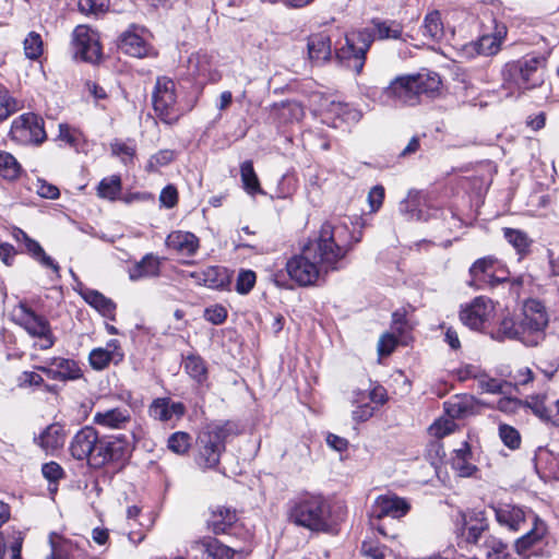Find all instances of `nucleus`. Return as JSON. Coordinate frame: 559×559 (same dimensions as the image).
<instances>
[{
	"label": "nucleus",
	"instance_id": "69168bd1",
	"mask_svg": "<svg viewBox=\"0 0 559 559\" xmlns=\"http://www.w3.org/2000/svg\"><path fill=\"white\" fill-rule=\"evenodd\" d=\"M159 201L167 209L174 207L178 202L177 189L171 185L165 187L160 192Z\"/></svg>",
	"mask_w": 559,
	"mask_h": 559
},
{
	"label": "nucleus",
	"instance_id": "20e7f679",
	"mask_svg": "<svg viewBox=\"0 0 559 559\" xmlns=\"http://www.w3.org/2000/svg\"><path fill=\"white\" fill-rule=\"evenodd\" d=\"M288 519L311 532H329L334 525L331 504L321 495H305L293 500Z\"/></svg>",
	"mask_w": 559,
	"mask_h": 559
},
{
	"label": "nucleus",
	"instance_id": "72a5a7b5",
	"mask_svg": "<svg viewBox=\"0 0 559 559\" xmlns=\"http://www.w3.org/2000/svg\"><path fill=\"white\" fill-rule=\"evenodd\" d=\"M198 283L209 288H223L228 282L227 271L219 266H209L201 273H192Z\"/></svg>",
	"mask_w": 559,
	"mask_h": 559
},
{
	"label": "nucleus",
	"instance_id": "2f4dec72",
	"mask_svg": "<svg viewBox=\"0 0 559 559\" xmlns=\"http://www.w3.org/2000/svg\"><path fill=\"white\" fill-rule=\"evenodd\" d=\"M80 295L90 306L95 308L104 317L110 319L115 318L116 304L98 290L84 288L80 290Z\"/></svg>",
	"mask_w": 559,
	"mask_h": 559
},
{
	"label": "nucleus",
	"instance_id": "ea45409f",
	"mask_svg": "<svg viewBox=\"0 0 559 559\" xmlns=\"http://www.w3.org/2000/svg\"><path fill=\"white\" fill-rule=\"evenodd\" d=\"M22 167L16 158L0 150V176L8 180H14L21 175Z\"/></svg>",
	"mask_w": 559,
	"mask_h": 559
},
{
	"label": "nucleus",
	"instance_id": "79ce46f5",
	"mask_svg": "<svg viewBox=\"0 0 559 559\" xmlns=\"http://www.w3.org/2000/svg\"><path fill=\"white\" fill-rule=\"evenodd\" d=\"M465 372H466L467 377H473V378L477 379L478 386L484 392L499 393L502 391L503 383L500 380L490 378L486 374H480L479 371L475 367H473V366L466 367Z\"/></svg>",
	"mask_w": 559,
	"mask_h": 559
},
{
	"label": "nucleus",
	"instance_id": "13d9d810",
	"mask_svg": "<svg viewBox=\"0 0 559 559\" xmlns=\"http://www.w3.org/2000/svg\"><path fill=\"white\" fill-rule=\"evenodd\" d=\"M499 436L502 442L510 449H518L521 443V437L519 431L508 425H501L499 427Z\"/></svg>",
	"mask_w": 559,
	"mask_h": 559
},
{
	"label": "nucleus",
	"instance_id": "f704fd0d",
	"mask_svg": "<svg viewBox=\"0 0 559 559\" xmlns=\"http://www.w3.org/2000/svg\"><path fill=\"white\" fill-rule=\"evenodd\" d=\"M444 409L451 418H465L473 414L474 401L471 396H454L444 403Z\"/></svg>",
	"mask_w": 559,
	"mask_h": 559
},
{
	"label": "nucleus",
	"instance_id": "603ef678",
	"mask_svg": "<svg viewBox=\"0 0 559 559\" xmlns=\"http://www.w3.org/2000/svg\"><path fill=\"white\" fill-rule=\"evenodd\" d=\"M17 110V100L10 95L7 88L0 87V121L8 119Z\"/></svg>",
	"mask_w": 559,
	"mask_h": 559
},
{
	"label": "nucleus",
	"instance_id": "6ab92c4d",
	"mask_svg": "<svg viewBox=\"0 0 559 559\" xmlns=\"http://www.w3.org/2000/svg\"><path fill=\"white\" fill-rule=\"evenodd\" d=\"M463 525L462 536L467 544L480 545V540L489 530V523L484 511H472L469 513H461Z\"/></svg>",
	"mask_w": 559,
	"mask_h": 559
},
{
	"label": "nucleus",
	"instance_id": "864d4df0",
	"mask_svg": "<svg viewBox=\"0 0 559 559\" xmlns=\"http://www.w3.org/2000/svg\"><path fill=\"white\" fill-rule=\"evenodd\" d=\"M175 158V152L171 150H160L156 154L152 155L147 162V171H157L159 167L166 166L171 163Z\"/></svg>",
	"mask_w": 559,
	"mask_h": 559
},
{
	"label": "nucleus",
	"instance_id": "9b49d317",
	"mask_svg": "<svg viewBox=\"0 0 559 559\" xmlns=\"http://www.w3.org/2000/svg\"><path fill=\"white\" fill-rule=\"evenodd\" d=\"M16 322L33 337L41 340L40 349H48L53 346L55 338L50 324L46 318L37 314L27 305L20 304L17 307Z\"/></svg>",
	"mask_w": 559,
	"mask_h": 559
},
{
	"label": "nucleus",
	"instance_id": "1a4fd4ad",
	"mask_svg": "<svg viewBox=\"0 0 559 559\" xmlns=\"http://www.w3.org/2000/svg\"><path fill=\"white\" fill-rule=\"evenodd\" d=\"M10 136L19 144H40L46 140L44 120L39 116L27 112L13 120Z\"/></svg>",
	"mask_w": 559,
	"mask_h": 559
},
{
	"label": "nucleus",
	"instance_id": "bb28decb",
	"mask_svg": "<svg viewBox=\"0 0 559 559\" xmlns=\"http://www.w3.org/2000/svg\"><path fill=\"white\" fill-rule=\"evenodd\" d=\"M496 262L497 260L493 257H484L476 260L469 267L471 281L468 285L475 289L484 288L493 275Z\"/></svg>",
	"mask_w": 559,
	"mask_h": 559
},
{
	"label": "nucleus",
	"instance_id": "de8ad7c7",
	"mask_svg": "<svg viewBox=\"0 0 559 559\" xmlns=\"http://www.w3.org/2000/svg\"><path fill=\"white\" fill-rule=\"evenodd\" d=\"M546 395L535 394L526 397L525 401H522V407H527L532 409V412L539 417L540 419H549L550 414L548 408L545 405Z\"/></svg>",
	"mask_w": 559,
	"mask_h": 559
},
{
	"label": "nucleus",
	"instance_id": "393cba45",
	"mask_svg": "<svg viewBox=\"0 0 559 559\" xmlns=\"http://www.w3.org/2000/svg\"><path fill=\"white\" fill-rule=\"evenodd\" d=\"M546 524L538 518H534L533 527L514 542L515 552L523 559H528V550L537 545L546 535Z\"/></svg>",
	"mask_w": 559,
	"mask_h": 559
},
{
	"label": "nucleus",
	"instance_id": "09e8293b",
	"mask_svg": "<svg viewBox=\"0 0 559 559\" xmlns=\"http://www.w3.org/2000/svg\"><path fill=\"white\" fill-rule=\"evenodd\" d=\"M24 53L31 60H37L43 53V39L36 32H29L24 41Z\"/></svg>",
	"mask_w": 559,
	"mask_h": 559
},
{
	"label": "nucleus",
	"instance_id": "680f3d73",
	"mask_svg": "<svg viewBox=\"0 0 559 559\" xmlns=\"http://www.w3.org/2000/svg\"><path fill=\"white\" fill-rule=\"evenodd\" d=\"M35 190H36L37 194L40 195L41 198L51 199V200L59 198V194H60V191L56 186H53L43 179L36 180Z\"/></svg>",
	"mask_w": 559,
	"mask_h": 559
},
{
	"label": "nucleus",
	"instance_id": "7ed1b4c3",
	"mask_svg": "<svg viewBox=\"0 0 559 559\" xmlns=\"http://www.w3.org/2000/svg\"><path fill=\"white\" fill-rule=\"evenodd\" d=\"M440 85L441 80L436 72L399 75L382 90L379 100L385 106H415L423 96L433 98L439 93Z\"/></svg>",
	"mask_w": 559,
	"mask_h": 559
},
{
	"label": "nucleus",
	"instance_id": "39448f33",
	"mask_svg": "<svg viewBox=\"0 0 559 559\" xmlns=\"http://www.w3.org/2000/svg\"><path fill=\"white\" fill-rule=\"evenodd\" d=\"M546 59L542 56H531L508 62L501 71L503 86L507 88L533 90L545 82Z\"/></svg>",
	"mask_w": 559,
	"mask_h": 559
},
{
	"label": "nucleus",
	"instance_id": "e2e57ef3",
	"mask_svg": "<svg viewBox=\"0 0 559 559\" xmlns=\"http://www.w3.org/2000/svg\"><path fill=\"white\" fill-rule=\"evenodd\" d=\"M397 340L393 334H383L378 343V352L381 356L390 355L396 347Z\"/></svg>",
	"mask_w": 559,
	"mask_h": 559
},
{
	"label": "nucleus",
	"instance_id": "a19ab883",
	"mask_svg": "<svg viewBox=\"0 0 559 559\" xmlns=\"http://www.w3.org/2000/svg\"><path fill=\"white\" fill-rule=\"evenodd\" d=\"M423 34L433 40H439L443 36V24L438 11H432L425 16Z\"/></svg>",
	"mask_w": 559,
	"mask_h": 559
},
{
	"label": "nucleus",
	"instance_id": "cd10ccee",
	"mask_svg": "<svg viewBox=\"0 0 559 559\" xmlns=\"http://www.w3.org/2000/svg\"><path fill=\"white\" fill-rule=\"evenodd\" d=\"M160 273V259L153 253L145 254L141 261L129 267L128 274L132 282L157 277Z\"/></svg>",
	"mask_w": 559,
	"mask_h": 559
},
{
	"label": "nucleus",
	"instance_id": "5fc2aeb1",
	"mask_svg": "<svg viewBox=\"0 0 559 559\" xmlns=\"http://www.w3.org/2000/svg\"><path fill=\"white\" fill-rule=\"evenodd\" d=\"M255 281H257V276L253 271L241 270L238 273L235 288H236L237 293L246 295L253 288Z\"/></svg>",
	"mask_w": 559,
	"mask_h": 559
},
{
	"label": "nucleus",
	"instance_id": "b1692460",
	"mask_svg": "<svg viewBox=\"0 0 559 559\" xmlns=\"http://www.w3.org/2000/svg\"><path fill=\"white\" fill-rule=\"evenodd\" d=\"M185 412L186 407L182 403L171 402L167 397L155 399L148 407V415L160 421L179 419L183 416Z\"/></svg>",
	"mask_w": 559,
	"mask_h": 559
},
{
	"label": "nucleus",
	"instance_id": "a211bd4d",
	"mask_svg": "<svg viewBox=\"0 0 559 559\" xmlns=\"http://www.w3.org/2000/svg\"><path fill=\"white\" fill-rule=\"evenodd\" d=\"M93 423L107 430L127 429L132 423L131 411L124 406L97 411Z\"/></svg>",
	"mask_w": 559,
	"mask_h": 559
},
{
	"label": "nucleus",
	"instance_id": "c03bdc74",
	"mask_svg": "<svg viewBox=\"0 0 559 559\" xmlns=\"http://www.w3.org/2000/svg\"><path fill=\"white\" fill-rule=\"evenodd\" d=\"M183 367L186 372L197 380L198 382H202L206 378V366L205 361L198 355H188L183 359Z\"/></svg>",
	"mask_w": 559,
	"mask_h": 559
},
{
	"label": "nucleus",
	"instance_id": "473e14b6",
	"mask_svg": "<svg viewBox=\"0 0 559 559\" xmlns=\"http://www.w3.org/2000/svg\"><path fill=\"white\" fill-rule=\"evenodd\" d=\"M506 240L514 248L519 255V260L530 254L533 239L521 229L504 227L502 229Z\"/></svg>",
	"mask_w": 559,
	"mask_h": 559
},
{
	"label": "nucleus",
	"instance_id": "a878e982",
	"mask_svg": "<svg viewBox=\"0 0 559 559\" xmlns=\"http://www.w3.org/2000/svg\"><path fill=\"white\" fill-rule=\"evenodd\" d=\"M508 29L504 25H497L493 34L483 35L478 40L472 44V47L478 55L495 56L506 39Z\"/></svg>",
	"mask_w": 559,
	"mask_h": 559
},
{
	"label": "nucleus",
	"instance_id": "8fccbe9b",
	"mask_svg": "<svg viewBox=\"0 0 559 559\" xmlns=\"http://www.w3.org/2000/svg\"><path fill=\"white\" fill-rule=\"evenodd\" d=\"M354 403L358 404L353 411V419L359 423L368 420L374 413V407L367 403L365 392L359 391L355 394Z\"/></svg>",
	"mask_w": 559,
	"mask_h": 559
},
{
	"label": "nucleus",
	"instance_id": "3c124183",
	"mask_svg": "<svg viewBox=\"0 0 559 559\" xmlns=\"http://www.w3.org/2000/svg\"><path fill=\"white\" fill-rule=\"evenodd\" d=\"M43 476L50 483L49 491L55 493L57 491V483L63 478L64 471L57 462L45 463L41 467Z\"/></svg>",
	"mask_w": 559,
	"mask_h": 559
},
{
	"label": "nucleus",
	"instance_id": "2eb2a0df",
	"mask_svg": "<svg viewBox=\"0 0 559 559\" xmlns=\"http://www.w3.org/2000/svg\"><path fill=\"white\" fill-rule=\"evenodd\" d=\"M98 443V432L93 427L85 426L73 436L69 450L73 459L78 461L86 460L93 466V456Z\"/></svg>",
	"mask_w": 559,
	"mask_h": 559
},
{
	"label": "nucleus",
	"instance_id": "9d476101",
	"mask_svg": "<svg viewBox=\"0 0 559 559\" xmlns=\"http://www.w3.org/2000/svg\"><path fill=\"white\" fill-rule=\"evenodd\" d=\"M136 439L134 431H131L130 436L121 435L111 440L99 439L98 448L93 456V467H102L109 462L126 459Z\"/></svg>",
	"mask_w": 559,
	"mask_h": 559
},
{
	"label": "nucleus",
	"instance_id": "f8f14e48",
	"mask_svg": "<svg viewBox=\"0 0 559 559\" xmlns=\"http://www.w3.org/2000/svg\"><path fill=\"white\" fill-rule=\"evenodd\" d=\"M74 57L85 62L97 63L103 56L99 35L86 25H78L72 33Z\"/></svg>",
	"mask_w": 559,
	"mask_h": 559
},
{
	"label": "nucleus",
	"instance_id": "4d7b16f0",
	"mask_svg": "<svg viewBox=\"0 0 559 559\" xmlns=\"http://www.w3.org/2000/svg\"><path fill=\"white\" fill-rule=\"evenodd\" d=\"M455 428L456 424L453 418H440L430 426L429 431L433 437L441 439L453 432Z\"/></svg>",
	"mask_w": 559,
	"mask_h": 559
},
{
	"label": "nucleus",
	"instance_id": "052dcab7",
	"mask_svg": "<svg viewBox=\"0 0 559 559\" xmlns=\"http://www.w3.org/2000/svg\"><path fill=\"white\" fill-rule=\"evenodd\" d=\"M204 318L213 324H222L227 318V310L221 305H214L204 310Z\"/></svg>",
	"mask_w": 559,
	"mask_h": 559
},
{
	"label": "nucleus",
	"instance_id": "bf43d9fd",
	"mask_svg": "<svg viewBox=\"0 0 559 559\" xmlns=\"http://www.w3.org/2000/svg\"><path fill=\"white\" fill-rule=\"evenodd\" d=\"M330 111L335 114L344 121H357L360 119V112L355 109H352L347 104L332 103Z\"/></svg>",
	"mask_w": 559,
	"mask_h": 559
},
{
	"label": "nucleus",
	"instance_id": "e433bc0d",
	"mask_svg": "<svg viewBox=\"0 0 559 559\" xmlns=\"http://www.w3.org/2000/svg\"><path fill=\"white\" fill-rule=\"evenodd\" d=\"M472 451L467 442L462 448L454 451L452 466L462 477H468L476 471V466L471 463Z\"/></svg>",
	"mask_w": 559,
	"mask_h": 559
},
{
	"label": "nucleus",
	"instance_id": "5701e85b",
	"mask_svg": "<svg viewBox=\"0 0 559 559\" xmlns=\"http://www.w3.org/2000/svg\"><path fill=\"white\" fill-rule=\"evenodd\" d=\"M165 243L168 249L186 257H193L200 247L199 238L194 234L185 230L171 231Z\"/></svg>",
	"mask_w": 559,
	"mask_h": 559
},
{
	"label": "nucleus",
	"instance_id": "49530a36",
	"mask_svg": "<svg viewBox=\"0 0 559 559\" xmlns=\"http://www.w3.org/2000/svg\"><path fill=\"white\" fill-rule=\"evenodd\" d=\"M168 449L179 455L186 454L191 447V437L183 431H177L170 435L167 441Z\"/></svg>",
	"mask_w": 559,
	"mask_h": 559
},
{
	"label": "nucleus",
	"instance_id": "6e6d98bb",
	"mask_svg": "<svg viewBox=\"0 0 559 559\" xmlns=\"http://www.w3.org/2000/svg\"><path fill=\"white\" fill-rule=\"evenodd\" d=\"M90 364L95 370L105 369L110 362H114V357L107 353L103 347L94 348L88 356Z\"/></svg>",
	"mask_w": 559,
	"mask_h": 559
},
{
	"label": "nucleus",
	"instance_id": "4c0bfd02",
	"mask_svg": "<svg viewBox=\"0 0 559 559\" xmlns=\"http://www.w3.org/2000/svg\"><path fill=\"white\" fill-rule=\"evenodd\" d=\"M25 248L27 252L43 266L51 269L56 276L60 277V266L57 262H55V260L51 257L46 254L39 242L31 238L25 243Z\"/></svg>",
	"mask_w": 559,
	"mask_h": 559
},
{
	"label": "nucleus",
	"instance_id": "aec40b11",
	"mask_svg": "<svg viewBox=\"0 0 559 559\" xmlns=\"http://www.w3.org/2000/svg\"><path fill=\"white\" fill-rule=\"evenodd\" d=\"M497 523L509 532H518L526 521L522 508L510 503L490 506Z\"/></svg>",
	"mask_w": 559,
	"mask_h": 559
},
{
	"label": "nucleus",
	"instance_id": "4be33fe9",
	"mask_svg": "<svg viewBox=\"0 0 559 559\" xmlns=\"http://www.w3.org/2000/svg\"><path fill=\"white\" fill-rule=\"evenodd\" d=\"M409 511L408 502L394 495H383L377 498L374 503V514L378 519L391 516L400 519Z\"/></svg>",
	"mask_w": 559,
	"mask_h": 559
},
{
	"label": "nucleus",
	"instance_id": "412c9836",
	"mask_svg": "<svg viewBox=\"0 0 559 559\" xmlns=\"http://www.w3.org/2000/svg\"><path fill=\"white\" fill-rule=\"evenodd\" d=\"M308 59L312 64L321 66L332 57L331 37L325 32L311 34L307 41Z\"/></svg>",
	"mask_w": 559,
	"mask_h": 559
},
{
	"label": "nucleus",
	"instance_id": "338daca9",
	"mask_svg": "<svg viewBox=\"0 0 559 559\" xmlns=\"http://www.w3.org/2000/svg\"><path fill=\"white\" fill-rule=\"evenodd\" d=\"M9 537L12 539L10 543L11 559H22L21 550L24 540L23 533L19 530H13Z\"/></svg>",
	"mask_w": 559,
	"mask_h": 559
},
{
	"label": "nucleus",
	"instance_id": "ddd939ff",
	"mask_svg": "<svg viewBox=\"0 0 559 559\" xmlns=\"http://www.w3.org/2000/svg\"><path fill=\"white\" fill-rule=\"evenodd\" d=\"M235 550L212 536H204L190 543L189 559H233Z\"/></svg>",
	"mask_w": 559,
	"mask_h": 559
},
{
	"label": "nucleus",
	"instance_id": "423d86ee",
	"mask_svg": "<svg viewBox=\"0 0 559 559\" xmlns=\"http://www.w3.org/2000/svg\"><path fill=\"white\" fill-rule=\"evenodd\" d=\"M231 432L228 423H212L200 432L197 447L195 463L202 469L215 468L225 451V441Z\"/></svg>",
	"mask_w": 559,
	"mask_h": 559
},
{
	"label": "nucleus",
	"instance_id": "0eeeda50",
	"mask_svg": "<svg viewBox=\"0 0 559 559\" xmlns=\"http://www.w3.org/2000/svg\"><path fill=\"white\" fill-rule=\"evenodd\" d=\"M153 107L156 115L167 124L176 122L180 116L177 107L176 84L173 80L158 78L153 92Z\"/></svg>",
	"mask_w": 559,
	"mask_h": 559
},
{
	"label": "nucleus",
	"instance_id": "c9c22d12",
	"mask_svg": "<svg viewBox=\"0 0 559 559\" xmlns=\"http://www.w3.org/2000/svg\"><path fill=\"white\" fill-rule=\"evenodd\" d=\"M479 547L481 548L486 559H508L510 557L508 544L491 534L485 536V539Z\"/></svg>",
	"mask_w": 559,
	"mask_h": 559
},
{
	"label": "nucleus",
	"instance_id": "f03ea898",
	"mask_svg": "<svg viewBox=\"0 0 559 559\" xmlns=\"http://www.w3.org/2000/svg\"><path fill=\"white\" fill-rule=\"evenodd\" d=\"M548 314L545 306L536 299L524 302L522 312L515 318H504L497 330L500 340H516L526 346H536L545 337Z\"/></svg>",
	"mask_w": 559,
	"mask_h": 559
},
{
	"label": "nucleus",
	"instance_id": "7c9ffc66",
	"mask_svg": "<svg viewBox=\"0 0 559 559\" xmlns=\"http://www.w3.org/2000/svg\"><path fill=\"white\" fill-rule=\"evenodd\" d=\"M37 442L47 453L61 449L66 442V432L60 424H51L39 435Z\"/></svg>",
	"mask_w": 559,
	"mask_h": 559
},
{
	"label": "nucleus",
	"instance_id": "0e129e2a",
	"mask_svg": "<svg viewBox=\"0 0 559 559\" xmlns=\"http://www.w3.org/2000/svg\"><path fill=\"white\" fill-rule=\"evenodd\" d=\"M384 199V188L380 185L374 186L368 193V202L371 209V212H377Z\"/></svg>",
	"mask_w": 559,
	"mask_h": 559
},
{
	"label": "nucleus",
	"instance_id": "dca6fc26",
	"mask_svg": "<svg viewBox=\"0 0 559 559\" xmlns=\"http://www.w3.org/2000/svg\"><path fill=\"white\" fill-rule=\"evenodd\" d=\"M493 305L486 297H476L473 301L462 308L460 319L462 323L472 330H480L491 318Z\"/></svg>",
	"mask_w": 559,
	"mask_h": 559
},
{
	"label": "nucleus",
	"instance_id": "f3484780",
	"mask_svg": "<svg viewBox=\"0 0 559 559\" xmlns=\"http://www.w3.org/2000/svg\"><path fill=\"white\" fill-rule=\"evenodd\" d=\"M51 380L73 381L83 377L82 369L73 359L53 357L47 360L45 366L36 367Z\"/></svg>",
	"mask_w": 559,
	"mask_h": 559
},
{
	"label": "nucleus",
	"instance_id": "f257e3e1",
	"mask_svg": "<svg viewBox=\"0 0 559 559\" xmlns=\"http://www.w3.org/2000/svg\"><path fill=\"white\" fill-rule=\"evenodd\" d=\"M360 240L361 233L355 237L347 225L325 222L314 240L287 261L286 271L298 285H313L322 275L341 270L344 259Z\"/></svg>",
	"mask_w": 559,
	"mask_h": 559
},
{
	"label": "nucleus",
	"instance_id": "4468645a",
	"mask_svg": "<svg viewBox=\"0 0 559 559\" xmlns=\"http://www.w3.org/2000/svg\"><path fill=\"white\" fill-rule=\"evenodd\" d=\"M147 29L143 26L131 24L121 33L118 39L119 49L135 58H145L151 55V47L146 41Z\"/></svg>",
	"mask_w": 559,
	"mask_h": 559
},
{
	"label": "nucleus",
	"instance_id": "6e6552de",
	"mask_svg": "<svg viewBox=\"0 0 559 559\" xmlns=\"http://www.w3.org/2000/svg\"><path fill=\"white\" fill-rule=\"evenodd\" d=\"M373 41V36L368 31H359L346 36L345 45L337 51V57L347 62V67L359 74L366 60V52Z\"/></svg>",
	"mask_w": 559,
	"mask_h": 559
},
{
	"label": "nucleus",
	"instance_id": "a18cd8bd",
	"mask_svg": "<svg viewBox=\"0 0 559 559\" xmlns=\"http://www.w3.org/2000/svg\"><path fill=\"white\" fill-rule=\"evenodd\" d=\"M374 35L379 39H399L402 35V26L393 21H373Z\"/></svg>",
	"mask_w": 559,
	"mask_h": 559
},
{
	"label": "nucleus",
	"instance_id": "774afa93",
	"mask_svg": "<svg viewBox=\"0 0 559 559\" xmlns=\"http://www.w3.org/2000/svg\"><path fill=\"white\" fill-rule=\"evenodd\" d=\"M112 153L120 156L123 163L131 160L135 154V148L122 142H116L111 145Z\"/></svg>",
	"mask_w": 559,
	"mask_h": 559
},
{
	"label": "nucleus",
	"instance_id": "58836bf2",
	"mask_svg": "<svg viewBox=\"0 0 559 559\" xmlns=\"http://www.w3.org/2000/svg\"><path fill=\"white\" fill-rule=\"evenodd\" d=\"M240 175L243 188L249 194L253 195L262 193V189L251 160H246L240 165Z\"/></svg>",
	"mask_w": 559,
	"mask_h": 559
},
{
	"label": "nucleus",
	"instance_id": "c85d7f7f",
	"mask_svg": "<svg viewBox=\"0 0 559 559\" xmlns=\"http://www.w3.org/2000/svg\"><path fill=\"white\" fill-rule=\"evenodd\" d=\"M237 521V512L235 509L216 506L211 510L207 519V527L215 534L225 533Z\"/></svg>",
	"mask_w": 559,
	"mask_h": 559
},
{
	"label": "nucleus",
	"instance_id": "37998d69",
	"mask_svg": "<svg viewBox=\"0 0 559 559\" xmlns=\"http://www.w3.org/2000/svg\"><path fill=\"white\" fill-rule=\"evenodd\" d=\"M121 192V179L119 176H110L104 178L97 188V194L99 198L114 201Z\"/></svg>",
	"mask_w": 559,
	"mask_h": 559
},
{
	"label": "nucleus",
	"instance_id": "c756f323",
	"mask_svg": "<svg viewBox=\"0 0 559 559\" xmlns=\"http://www.w3.org/2000/svg\"><path fill=\"white\" fill-rule=\"evenodd\" d=\"M272 118L278 123L298 122L305 116V109L298 102L286 100L274 104L271 108Z\"/></svg>",
	"mask_w": 559,
	"mask_h": 559
}]
</instances>
